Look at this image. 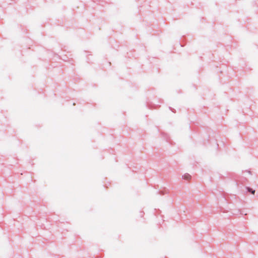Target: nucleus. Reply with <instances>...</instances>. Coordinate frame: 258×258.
I'll return each mask as SVG.
<instances>
[{"instance_id": "f257e3e1", "label": "nucleus", "mask_w": 258, "mask_h": 258, "mask_svg": "<svg viewBox=\"0 0 258 258\" xmlns=\"http://www.w3.org/2000/svg\"><path fill=\"white\" fill-rule=\"evenodd\" d=\"M183 178L184 179H186V180H189L191 178V176L190 175H189L188 174H184L183 175Z\"/></svg>"}, {"instance_id": "f03ea898", "label": "nucleus", "mask_w": 258, "mask_h": 258, "mask_svg": "<svg viewBox=\"0 0 258 258\" xmlns=\"http://www.w3.org/2000/svg\"><path fill=\"white\" fill-rule=\"evenodd\" d=\"M247 189L248 191L250 192L252 195L254 194V193H255L254 190H253L252 189H251L249 187H247Z\"/></svg>"}]
</instances>
